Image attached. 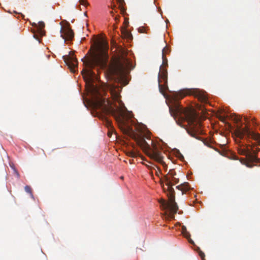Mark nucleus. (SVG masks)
<instances>
[{
	"mask_svg": "<svg viewBox=\"0 0 260 260\" xmlns=\"http://www.w3.org/2000/svg\"><path fill=\"white\" fill-rule=\"evenodd\" d=\"M106 55H90L82 59L85 68L82 71L83 77L88 84V92L92 96V106L95 110H100L106 115H112L120 126L126 128V133L136 141L145 153L151 159L162 165L166 169L167 165L164 161V152L161 145L149 138L148 136L136 135L132 128L126 122L123 110L116 103L104 98L98 87L93 83L97 77L92 69L95 67L104 68L106 65L105 59Z\"/></svg>",
	"mask_w": 260,
	"mask_h": 260,
	"instance_id": "f257e3e1",
	"label": "nucleus"
},
{
	"mask_svg": "<svg viewBox=\"0 0 260 260\" xmlns=\"http://www.w3.org/2000/svg\"><path fill=\"white\" fill-rule=\"evenodd\" d=\"M172 114L178 115L182 120L186 121L189 125L187 129L188 134L192 137L198 139V136L203 134L200 119L196 112L192 109H184L177 101L173 107H170Z\"/></svg>",
	"mask_w": 260,
	"mask_h": 260,
	"instance_id": "f03ea898",
	"label": "nucleus"
},
{
	"mask_svg": "<svg viewBox=\"0 0 260 260\" xmlns=\"http://www.w3.org/2000/svg\"><path fill=\"white\" fill-rule=\"evenodd\" d=\"M235 133L236 136L240 139H243L245 136L247 139H251L255 141L260 146V134L251 131L248 126L238 129ZM259 151L260 148L257 150H250L247 147L240 146L238 149L239 154L246 156V158H241V162L249 168H252L254 166L253 163L259 164L260 166V158L257 156Z\"/></svg>",
	"mask_w": 260,
	"mask_h": 260,
	"instance_id": "7ed1b4c3",
	"label": "nucleus"
},
{
	"mask_svg": "<svg viewBox=\"0 0 260 260\" xmlns=\"http://www.w3.org/2000/svg\"><path fill=\"white\" fill-rule=\"evenodd\" d=\"M179 179L174 170H170L163 178L160 179V184L164 191L168 192L169 202L162 200L160 202L164 210H170V217L174 218V215L177 212L178 207L175 201V191L173 186L179 182Z\"/></svg>",
	"mask_w": 260,
	"mask_h": 260,
	"instance_id": "20e7f679",
	"label": "nucleus"
},
{
	"mask_svg": "<svg viewBox=\"0 0 260 260\" xmlns=\"http://www.w3.org/2000/svg\"><path fill=\"white\" fill-rule=\"evenodd\" d=\"M131 61L126 57L124 51L121 50V55L115 61L113 72L117 76L123 77L125 76L126 70L131 67Z\"/></svg>",
	"mask_w": 260,
	"mask_h": 260,
	"instance_id": "39448f33",
	"label": "nucleus"
},
{
	"mask_svg": "<svg viewBox=\"0 0 260 260\" xmlns=\"http://www.w3.org/2000/svg\"><path fill=\"white\" fill-rule=\"evenodd\" d=\"M193 95L197 98L202 103L207 102V97L205 92L198 89H183L179 91L176 94V99H183L187 95Z\"/></svg>",
	"mask_w": 260,
	"mask_h": 260,
	"instance_id": "423d86ee",
	"label": "nucleus"
},
{
	"mask_svg": "<svg viewBox=\"0 0 260 260\" xmlns=\"http://www.w3.org/2000/svg\"><path fill=\"white\" fill-rule=\"evenodd\" d=\"M166 48L163 49L162 50V63L160 67L159 72L158 75V82L160 91L162 93V85L160 84L161 82H164V85H166L168 80V73L166 67L168 66V60L165 55V51Z\"/></svg>",
	"mask_w": 260,
	"mask_h": 260,
	"instance_id": "0eeeda50",
	"label": "nucleus"
},
{
	"mask_svg": "<svg viewBox=\"0 0 260 260\" xmlns=\"http://www.w3.org/2000/svg\"><path fill=\"white\" fill-rule=\"evenodd\" d=\"M60 33L61 37L64 39L65 41H71L74 37V34L73 30L68 25L65 26L63 27H61Z\"/></svg>",
	"mask_w": 260,
	"mask_h": 260,
	"instance_id": "6e6552de",
	"label": "nucleus"
},
{
	"mask_svg": "<svg viewBox=\"0 0 260 260\" xmlns=\"http://www.w3.org/2000/svg\"><path fill=\"white\" fill-rule=\"evenodd\" d=\"M63 60L66 64L70 68L71 71L75 72V69L77 66V59L71 56H63Z\"/></svg>",
	"mask_w": 260,
	"mask_h": 260,
	"instance_id": "1a4fd4ad",
	"label": "nucleus"
},
{
	"mask_svg": "<svg viewBox=\"0 0 260 260\" xmlns=\"http://www.w3.org/2000/svg\"><path fill=\"white\" fill-rule=\"evenodd\" d=\"M109 91L113 100L118 101L120 96V88L118 86L110 85Z\"/></svg>",
	"mask_w": 260,
	"mask_h": 260,
	"instance_id": "9d476101",
	"label": "nucleus"
},
{
	"mask_svg": "<svg viewBox=\"0 0 260 260\" xmlns=\"http://www.w3.org/2000/svg\"><path fill=\"white\" fill-rule=\"evenodd\" d=\"M176 188L181 190L182 191V194H183L188 191L190 187L188 182H184L176 186Z\"/></svg>",
	"mask_w": 260,
	"mask_h": 260,
	"instance_id": "9b49d317",
	"label": "nucleus"
},
{
	"mask_svg": "<svg viewBox=\"0 0 260 260\" xmlns=\"http://www.w3.org/2000/svg\"><path fill=\"white\" fill-rule=\"evenodd\" d=\"M126 155L132 157H136L139 155V152L136 150H128L126 152Z\"/></svg>",
	"mask_w": 260,
	"mask_h": 260,
	"instance_id": "f8f14e48",
	"label": "nucleus"
},
{
	"mask_svg": "<svg viewBox=\"0 0 260 260\" xmlns=\"http://www.w3.org/2000/svg\"><path fill=\"white\" fill-rule=\"evenodd\" d=\"M105 123L106 126L109 129L113 130V127L112 124V122L109 120L107 118H105Z\"/></svg>",
	"mask_w": 260,
	"mask_h": 260,
	"instance_id": "ddd939ff",
	"label": "nucleus"
},
{
	"mask_svg": "<svg viewBox=\"0 0 260 260\" xmlns=\"http://www.w3.org/2000/svg\"><path fill=\"white\" fill-rule=\"evenodd\" d=\"M182 234H183V236H184L186 238H187V239H188V242H189L190 243H191V244H193V243H194V242H193V241H192V240H191V239H190V235L189 233L187 231H186V232H183V233H182Z\"/></svg>",
	"mask_w": 260,
	"mask_h": 260,
	"instance_id": "4468645a",
	"label": "nucleus"
},
{
	"mask_svg": "<svg viewBox=\"0 0 260 260\" xmlns=\"http://www.w3.org/2000/svg\"><path fill=\"white\" fill-rule=\"evenodd\" d=\"M117 2L119 4V8L121 10V11L123 13L125 10L123 7V4H124V0H116Z\"/></svg>",
	"mask_w": 260,
	"mask_h": 260,
	"instance_id": "2eb2a0df",
	"label": "nucleus"
},
{
	"mask_svg": "<svg viewBox=\"0 0 260 260\" xmlns=\"http://www.w3.org/2000/svg\"><path fill=\"white\" fill-rule=\"evenodd\" d=\"M25 191L32 196L31 188L29 186L26 185L24 187Z\"/></svg>",
	"mask_w": 260,
	"mask_h": 260,
	"instance_id": "dca6fc26",
	"label": "nucleus"
},
{
	"mask_svg": "<svg viewBox=\"0 0 260 260\" xmlns=\"http://www.w3.org/2000/svg\"><path fill=\"white\" fill-rule=\"evenodd\" d=\"M199 254L200 256L201 257V258L202 259V260H204V258L205 257V253L201 250H200L199 252Z\"/></svg>",
	"mask_w": 260,
	"mask_h": 260,
	"instance_id": "f3484780",
	"label": "nucleus"
},
{
	"mask_svg": "<svg viewBox=\"0 0 260 260\" xmlns=\"http://www.w3.org/2000/svg\"><path fill=\"white\" fill-rule=\"evenodd\" d=\"M79 1L80 4L83 6H87L89 5L88 2L85 0H80Z\"/></svg>",
	"mask_w": 260,
	"mask_h": 260,
	"instance_id": "a211bd4d",
	"label": "nucleus"
},
{
	"mask_svg": "<svg viewBox=\"0 0 260 260\" xmlns=\"http://www.w3.org/2000/svg\"><path fill=\"white\" fill-rule=\"evenodd\" d=\"M39 29L41 30L45 27V23L43 22H40L39 23Z\"/></svg>",
	"mask_w": 260,
	"mask_h": 260,
	"instance_id": "6ab92c4d",
	"label": "nucleus"
},
{
	"mask_svg": "<svg viewBox=\"0 0 260 260\" xmlns=\"http://www.w3.org/2000/svg\"><path fill=\"white\" fill-rule=\"evenodd\" d=\"M157 168L158 170L156 171L155 174L157 176L159 177V175H160L161 174V171H160V170L158 168Z\"/></svg>",
	"mask_w": 260,
	"mask_h": 260,
	"instance_id": "aec40b11",
	"label": "nucleus"
},
{
	"mask_svg": "<svg viewBox=\"0 0 260 260\" xmlns=\"http://www.w3.org/2000/svg\"><path fill=\"white\" fill-rule=\"evenodd\" d=\"M138 31L140 33H144L145 32V28L144 27H140Z\"/></svg>",
	"mask_w": 260,
	"mask_h": 260,
	"instance_id": "412c9836",
	"label": "nucleus"
},
{
	"mask_svg": "<svg viewBox=\"0 0 260 260\" xmlns=\"http://www.w3.org/2000/svg\"><path fill=\"white\" fill-rule=\"evenodd\" d=\"M181 231H182V234L183 233V232H186V228L185 226H182V228H181Z\"/></svg>",
	"mask_w": 260,
	"mask_h": 260,
	"instance_id": "4be33fe9",
	"label": "nucleus"
},
{
	"mask_svg": "<svg viewBox=\"0 0 260 260\" xmlns=\"http://www.w3.org/2000/svg\"><path fill=\"white\" fill-rule=\"evenodd\" d=\"M250 118L247 116H244V119L246 122H248Z\"/></svg>",
	"mask_w": 260,
	"mask_h": 260,
	"instance_id": "5701e85b",
	"label": "nucleus"
},
{
	"mask_svg": "<svg viewBox=\"0 0 260 260\" xmlns=\"http://www.w3.org/2000/svg\"><path fill=\"white\" fill-rule=\"evenodd\" d=\"M255 119L254 118H253L251 119V121L253 125H256V123L255 122Z\"/></svg>",
	"mask_w": 260,
	"mask_h": 260,
	"instance_id": "b1692460",
	"label": "nucleus"
},
{
	"mask_svg": "<svg viewBox=\"0 0 260 260\" xmlns=\"http://www.w3.org/2000/svg\"><path fill=\"white\" fill-rule=\"evenodd\" d=\"M165 48H166L165 51V55H166V54L168 52V51H169V49L167 47H164L163 49H165Z\"/></svg>",
	"mask_w": 260,
	"mask_h": 260,
	"instance_id": "393cba45",
	"label": "nucleus"
},
{
	"mask_svg": "<svg viewBox=\"0 0 260 260\" xmlns=\"http://www.w3.org/2000/svg\"><path fill=\"white\" fill-rule=\"evenodd\" d=\"M115 19L116 21H118L119 20V16H116L115 18Z\"/></svg>",
	"mask_w": 260,
	"mask_h": 260,
	"instance_id": "a878e982",
	"label": "nucleus"
},
{
	"mask_svg": "<svg viewBox=\"0 0 260 260\" xmlns=\"http://www.w3.org/2000/svg\"><path fill=\"white\" fill-rule=\"evenodd\" d=\"M236 120H237V122H238V121H241V119H240V118L239 117V118H237Z\"/></svg>",
	"mask_w": 260,
	"mask_h": 260,
	"instance_id": "bb28decb",
	"label": "nucleus"
},
{
	"mask_svg": "<svg viewBox=\"0 0 260 260\" xmlns=\"http://www.w3.org/2000/svg\"><path fill=\"white\" fill-rule=\"evenodd\" d=\"M110 13L112 16H113V12L112 11H110Z\"/></svg>",
	"mask_w": 260,
	"mask_h": 260,
	"instance_id": "cd10ccee",
	"label": "nucleus"
},
{
	"mask_svg": "<svg viewBox=\"0 0 260 260\" xmlns=\"http://www.w3.org/2000/svg\"><path fill=\"white\" fill-rule=\"evenodd\" d=\"M106 47H108V44H106Z\"/></svg>",
	"mask_w": 260,
	"mask_h": 260,
	"instance_id": "c85d7f7f",
	"label": "nucleus"
}]
</instances>
